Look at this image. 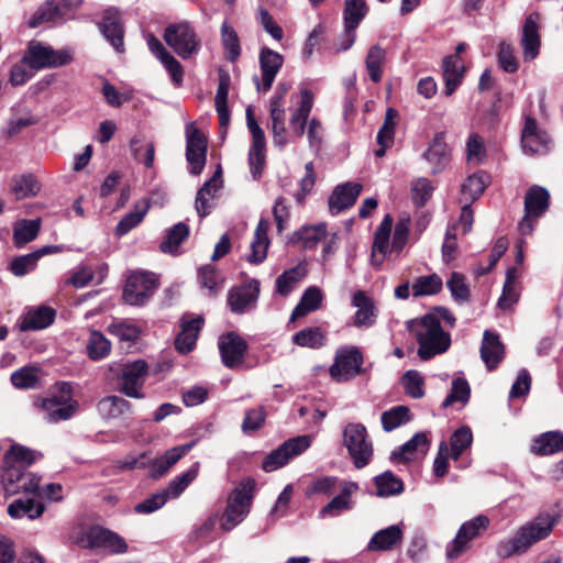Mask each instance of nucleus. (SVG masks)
Returning a JSON list of instances; mask_svg holds the SVG:
<instances>
[{"instance_id": "5fc2aeb1", "label": "nucleus", "mask_w": 563, "mask_h": 563, "mask_svg": "<svg viewBox=\"0 0 563 563\" xmlns=\"http://www.w3.org/2000/svg\"><path fill=\"white\" fill-rule=\"evenodd\" d=\"M442 279L437 274L420 276L415 279L411 285V292L413 297H424L437 295L442 289Z\"/></svg>"}, {"instance_id": "8fccbe9b", "label": "nucleus", "mask_w": 563, "mask_h": 563, "mask_svg": "<svg viewBox=\"0 0 563 563\" xmlns=\"http://www.w3.org/2000/svg\"><path fill=\"white\" fill-rule=\"evenodd\" d=\"M8 515L12 518L27 517L30 519L38 518L44 512V505L30 499H15L8 506Z\"/></svg>"}, {"instance_id": "4468645a", "label": "nucleus", "mask_w": 563, "mask_h": 563, "mask_svg": "<svg viewBox=\"0 0 563 563\" xmlns=\"http://www.w3.org/2000/svg\"><path fill=\"white\" fill-rule=\"evenodd\" d=\"M311 435H298L285 441L265 457L263 470L274 472L285 466L291 459L303 453L311 445Z\"/></svg>"}, {"instance_id": "680f3d73", "label": "nucleus", "mask_w": 563, "mask_h": 563, "mask_svg": "<svg viewBox=\"0 0 563 563\" xmlns=\"http://www.w3.org/2000/svg\"><path fill=\"white\" fill-rule=\"evenodd\" d=\"M487 186V176L485 174L471 175L462 185V197L465 202H473L485 190Z\"/></svg>"}, {"instance_id": "58836bf2", "label": "nucleus", "mask_w": 563, "mask_h": 563, "mask_svg": "<svg viewBox=\"0 0 563 563\" xmlns=\"http://www.w3.org/2000/svg\"><path fill=\"white\" fill-rule=\"evenodd\" d=\"M430 441L424 432L416 433L409 441L402 444L397 451L393 452L394 461H411L416 453L426 454L429 450Z\"/></svg>"}, {"instance_id": "473e14b6", "label": "nucleus", "mask_w": 563, "mask_h": 563, "mask_svg": "<svg viewBox=\"0 0 563 563\" xmlns=\"http://www.w3.org/2000/svg\"><path fill=\"white\" fill-rule=\"evenodd\" d=\"M313 107V93L308 89L300 91V102L290 115V128L297 137H302Z\"/></svg>"}, {"instance_id": "de8ad7c7", "label": "nucleus", "mask_w": 563, "mask_h": 563, "mask_svg": "<svg viewBox=\"0 0 563 563\" xmlns=\"http://www.w3.org/2000/svg\"><path fill=\"white\" fill-rule=\"evenodd\" d=\"M150 209V202L147 200H140L135 203L134 210L129 212L115 228V234L119 236L125 235L132 229L137 227L144 219L145 214Z\"/></svg>"}, {"instance_id": "774afa93", "label": "nucleus", "mask_w": 563, "mask_h": 563, "mask_svg": "<svg viewBox=\"0 0 563 563\" xmlns=\"http://www.w3.org/2000/svg\"><path fill=\"white\" fill-rule=\"evenodd\" d=\"M402 387L409 397L413 399L422 398L424 395L423 376L415 369L407 371L401 378Z\"/></svg>"}, {"instance_id": "09e8293b", "label": "nucleus", "mask_w": 563, "mask_h": 563, "mask_svg": "<svg viewBox=\"0 0 563 563\" xmlns=\"http://www.w3.org/2000/svg\"><path fill=\"white\" fill-rule=\"evenodd\" d=\"M385 62L386 51L379 45L371 46L365 58V66L372 81L379 82L382 80Z\"/></svg>"}, {"instance_id": "4be33fe9", "label": "nucleus", "mask_w": 563, "mask_h": 563, "mask_svg": "<svg viewBox=\"0 0 563 563\" xmlns=\"http://www.w3.org/2000/svg\"><path fill=\"white\" fill-rule=\"evenodd\" d=\"M352 306L356 309L353 316V325L356 328H371L376 323L378 308L374 298L364 290H356L352 296Z\"/></svg>"}, {"instance_id": "f8f14e48", "label": "nucleus", "mask_w": 563, "mask_h": 563, "mask_svg": "<svg viewBox=\"0 0 563 563\" xmlns=\"http://www.w3.org/2000/svg\"><path fill=\"white\" fill-rule=\"evenodd\" d=\"M363 354L356 346H344L336 351L330 375L336 382H347L364 373Z\"/></svg>"}, {"instance_id": "c03bdc74", "label": "nucleus", "mask_w": 563, "mask_h": 563, "mask_svg": "<svg viewBox=\"0 0 563 563\" xmlns=\"http://www.w3.org/2000/svg\"><path fill=\"white\" fill-rule=\"evenodd\" d=\"M41 230V219L19 220L13 227V244L22 247L33 241Z\"/></svg>"}, {"instance_id": "6e6d98bb", "label": "nucleus", "mask_w": 563, "mask_h": 563, "mask_svg": "<svg viewBox=\"0 0 563 563\" xmlns=\"http://www.w3.org/2000/svg\"><path fill=\"white\" fill-rule=\"evenodd\" d=\"M374 481L379 497L398 495L404 490L402 481L390 471L377 475Z\"/></svg>"}, {"instance_id": "0eeeda50", "label": "nucleus", "mask_w": 563, "mask_h": 563, "mask_svg": "<svg viewBox=\"0 0 563 563\" xmlns=\"http://www.w3.org/2000/svg\"><path fill=\"white\" fill-rule=\"evenodd\" d=\"M255 483L253 479L241 482L228 498V505L221 522L222 529L229 531L236 527L250 511Z\"/></svg>"}, {"instance_id": "4d7b16f0", "label": "nucleus", "mask_w": 563, "mask_h": 563, "mask_svg": "<svg viewBox=\"0 0 563 563\" xmlns=\"http://www.w3.org/2000/svg\"><path fill=\"white\" fill-rule=\"evenodd\" d=\"M292 342L302 347L319 349L325 343V332L320 327L306 328L292 336Z\"/></svg>"}, {"instance_id": "6e6552de", "label": "nucleus", "mask_w": 563, "mask_h": 563, "mask_svg": "<svg viewBox=\"0 0 563 563\" xmlns=\"http://www.w3.org/2000/svg\"><path fill=\"white\" fill-rule=\"evenodd\" d=\"M163 38L183 59L192 58L201 48L200 38L188 22L167 25Z\"/></svg>"}, {"instance_id": "20e7f679", "label": "nucleus", "mask_w": 563, "mask_h": 563, "mask_svg": "<svg viewBox=\"0 0 563 563\" xmlns=\"http://www.w3.org/2000/svg\"><path fill=\"white\" fill-rule=\"evenodd\" d=\"M393 228V218L386 214L374 234L371 261L373 265L380 266L391 251L400 252L409 240L410 219L400 218L394 229L393 241L390 243V233Z\"/></svg>"}, {"instance_id": "c756f323", "label": "nucleus", "mask_w": 563, "mask_h": 563, "mask_svg": "<svg viewBox=\"0 0 563 563\" xmlns=\"http://www.w3.org/2000/svg\"><path fill=\"white\" fill-rule=\"evenodd\" d=\"M221 175L222 170L219 166L213 176L197 191L195 209L200 218H205L211 212L212 200L222 184Z\"/></svg>"}, {"instance_id": "338daca9", "label": "nucleus", "mask_w": 563, "mask_h": 563, "mask_svg": "<svg viewBox=\"0 0 563 563\" xmlns=\"http://www.w3.org/2000/svg\"><path fill=\"white\" fill-rule=\"evenodd\" d=\"M296 235L305 249H313L327 236V227L323 223L303 227L296 232Z\"/></svg>"}, {"instance_id": "7ed1b4c3", "label": "nucleus", "mask_w": 563, "mask_h": 563, "mask_svg": "<svg viewBox=\"0 0 563 563\" xmlns=\"http://www.w3.org/2000/svg\"><path fill=\"white\" fill-rule=\"evenodd\" d=\"M554 526L555 519L553 516L549 514L537 516L520 527L512 538L499 542L498 554L503 558H509L527 552L534 543L549 537Z\"/></svg>"}, {"instance_id": "423d86ee", "label": "nucleus", "mask_w": 563, "mask_h": 563, "mask_svg": "<svg viewBox=\"0 0 563 563\" xmlns=\"http://www.w3.org/2000/svg\"><path fill=\"white\" fill-rule=\"evenodd\" d=\"M194 446V443H187L174 446L167 450L163 455L156 459H150L146 453L139 457L126 459L121 462L120 467L123 470L150 468V475L153 478H161Z\"/></svg>"}, {"instance_id": "9d476101", "label": "nucleus", "mask_w": 563, "mask_h": 563, "mask_svg": "<svg viewBox=\"0 0 563 563\" xmlns=\"http://www.w3.org/2000/svg\"><path fill=\"white\" fill-rule=\"evenodd\" d=\"M343 444L356 468L365 467L373 456V444L362 423H349L343 430Z\"/></svg>"}, {"instance_id": "052dcab7", "label": "nucleus", "mask_w": 563, "mask_h": 563, "mask_svg": "<svg viewBox=\"0 0 563 563\" xmlns=\"http://www.w3.org/2000/svg\"><path fill=\"white\" fill-rule=\"evenodd\" d=\"M221 41L227 52V58L231 62L241 55L240 38L232 25L224 21L221 25Z\"/></svg>"}, {"instance_id": "603ef678", "label": "nucleus", "mask_w": 563, "mask_h": 563, "mask_svg": "<svg viewBox=\"0 0 563 563\" xmlns=\"http://www.w3.org/2000/svg\"><path fill=\"white\" fill-rule=\"evenodd\" d=\"M199 463H194L185 473L176 476L169 482L168 486L163 489L167 493V497L177 498L196 479L199 473Z\"/></svg>"}, {"instance_id": "a211bd4d", "label": "nucleus", "mask_w": 563, "mask_h": 563, "mask_svg": "<svg viewBox=\"0 0 563 563\" xmlns=\"http://www.w3.org/2000/svg\"><path fill=\"white\" fill-rule=\"evenodd\" d=\"M148 366L145 361L137 360L123 365L119 375L120 390L131 398H143L141 391L147 375Z\"/></svg>"}, {"instance_id": "aec40b11", "label": "nucleus", "mask_w": 563, "mask_h": 563, "mask_svg": "<svg viewBox=\"0 0 563 563\" xmlns=\"http://www.w3.org/2000/svg\"><path fill=\"white\" fill-rule=\"evenodd\" d=\"M287 91L285 86L278 85L275 96L269 102L271 131L274 143L284 147L287 144L286 124H285V102L284 97Z\"/></svg>"}, {"instance_id": "6ab92c4d", "label": "nucleus", "mask_w": 563, "mask_h": 563, "mask_svg": "<svg viewBox=\"0 0 563 563\" xmlns=\"http://www.w3.org/2000/svg\"><path fill=\"white\" fill-rule=\"evenodd\" d=\"M260 291V282L254 278L232 287L228 292L227 300L231 312L242 314L253 309L256 306Z\"/></svg>"}, {"instance_id": "9b49d317", "label": "nucleus", "mask_w": 563, "mask_h": 563, "mask_svg": "<svg viewBox=\"0 0 563 563\" xmlns=\"http://www.w3.org/2000/svg\"><path fill=\"white\" fill-rule=\"evenodd\" d=\"M489 519L484 515H479L466 522H464L456 532L455 538L446 547V558L455 560L471 545L470 543L481 537L488 528Z\"/></svg>"}, {"instance_id": "ddd939ff", "label": "nucleus", "mask_w": 563, "mask_h": 563, "mask_svg": "<svg viewBox=\"0 0 563 563\" xmlns=\"http://www.w3.org/2000/svg\"><path fill=\"white\" fill-rule=\"evenodd\" d=\"M186 136V161L191 175H200L207 162V136L190 122L185 129Z\"/></svg>"}, {"instance_id": "49530a36", "label": "nucleus", "mask_w": 563, "mask_h": 563, "mask_svg": "<svg viewBox=\"0 0 563 563\" xmlns=\"http://www.w3.org/2000/svg\"><path fill=\"white\" fill-rule=\"evenodd\" d=\"M130 147L135 159L142 162L147 168L154 166L155 144L152 140L136 135L131 140Z\"/></svg>"}, {"instance_id": "f3484780", "label": "nucleus", "mask_w": 563, "mask_h": 563, "mask_svg": "<svg viewBox=\"0 0 563 563\" xmlns=\"http://www.w3.org/2000/svg\"><path fill=\"white\" fill-rule=\"evenodd\" d=\"M156 286V278L153 274L134 272L126 279L123 298L129 305L142 306L153 295Z\"/></svg>"}, {"instance_id": "39448f33", "label": "nucleus", "mask_w": 563, "mask_h": 563, "mask_svg": "<svg viewBox=\"0 0 563 563\" xmlns=\"http://www.w3.org/2000/svg\"><path fill=\"white\" fill-rule=\"evenodd\" d=\"M24 62L32 70L52 69L68 65L73 62V51L68 47L54 49L40 41H30L24 52Z\"/></svg>"}, {"instance_id": "b1692460", "label": "nucleus", "mask_w": 563, "mask_h": 563, "mask_svg": "<svg viewBox=\"0 0 563 563\" xmlns=\"http://www.w3.org/2000/svg\"><path fill=\"white\" fill-rule=\"evenodd\" d=\"M540 21L538 12L530 13L522 26L521 46L526 60H532L537 57L540 49Z\"/></svg>"}, {"instance_id": "37998d69", "label": "nucleus", "mask_w": 563, "mask_h": 563, "mask_svg": "<svg viewBox=\"0 0 563 563\" xmlns=\"http://www.w3.org/2000/svg\"><path fill=\"white\" fill-rule=\"evenodd\" d=\"M41 190V185L32 174L14 176L10 181V192L16 200L36 196Z\"/></svg>"}, {"instance_id": "0e129e2a", "label": "nucleus", "mask_w": 563, "mask_h": 563, "mask_svg": "<svg viewBox=\"0 0 563 563\" xmlns=\"http://www.w3.org/2000/svg\"><path fill=\"white\" fill-rule=\"evenodd\" d=\"M11 383L16 388L34 389L40 385V369L33 366L22 367L12 373Z\"/></svg>"}, {"instance_id": "bb28decb", "label": "nucleus", "mask_w": 563, "mask_h": 563, "mask_svg": "<svg viewBox=\"0 0 563 563\" xmlns=\"http://www.w3.org/2000/svg\"><path fill=\"white\" fill-rule=\"evenodd\" d=\"M450 150L444 140V133L434 134L423 153V158L429 163L431 172L438 174L442 172L450 162Z\"/></svg>"}, {"instance_id": "3c124183", "label": "nucleus", "mask_w": 563, "mask_h": 563, "mask_svg": "<svg viewBox=\"0 0 563 563\" xmlns=\"http://www.w3.org/2000/svg\"><path fill=\"white\" fill-rule=\"evenodd\" d=\"M130 410V402L119 396H108L98 402V411L104 419H115Z\"/></svg>"}, {"instance_id": "864d4df0", "label": "nucleus", "mask_w": 563, "mask_h": 563, "mask_svg": "<svg viewBox=\"0 0 563 563\" xmlns=\"http://www.w3.org/2000/svg\"><path fill=\"white\" fill-rule=\"evenodd\" d=\"M87 353L92 361H100L111 352V342L100 331H90L87 341Z\"/></svg>"}, {"instance_id": "7c9ffc66", "label": "nucleus", "mask_w": 563, "mask_h": 563, "mask_svg": "<svg viewBox=\"0 0 563 563\" xmlns=\"http://www.w3.org/2000/svg\"><path fill=\"white\" fill-rule=\"evenodd\" d=\"M404 531L399 525H391L374 533L367 543V550L372 552L393 551L402 542Z\"/></svg>"}, {"instance_id": "69168bd1", "label": "nucleus", "mask_w": 563, "mask_h": 563, "mask_svg": "<svg viewBox=\"0 0 563 563\" xmlns=\"http://www.w3.org/2000/svg\"><path fill=\"white\" fill-rule=\"evenodd\" d=\"M367 13L365 0H345L344 25L356 29Z\"/></svg>"}, {"instance_id": "e2e57ef3", "label": "nucleus", "mask_w": 563, "mask_h": 563, "mask_svg": "<svg viewBox=\"0 0 563 563\" xmlns=\"http://www.w3.org/2000/svg\"><path fill=\"white\" fill-rule=\"evenodd\" d=\"M383 429L387 432L410 421V410L407 406H396L384 411L380 417Z\"/></svg>"}, {"instance_id": "79ce46f5", "label": "nucleus", "mask_w": 563, "mask_h": 563, "mask_svg": "<svg viewBox=\"0 0 563 563\" xmlns=\"http://www.w3.org/2000/svg\"><path fill=\"white\" fill-rule=\"evenodd\" d=\"M64 14L57 0H47L41 4L29 21L30 27H36L47 22L64 21Z\"/></svg>"}, {"instance_id": "1a4fd4ad", "label": "nucleus", "mask_w": 563, "mask_h": 563, "mask_svg": "<svg viewBox=\"0 0 563 563\" xmlns=\"http://www.w3.org/2000/svg\"><path fill=\"white\" fill-rule=\"evenodd\" d=\"M525 214L518 224L522 238L532 233L537 220L542 217L550 206V192L539 185L531 186L525 196Z\"/></svg>"}, {"instance_id": "2eb2a0df", "label": "nucleus", "mask_w": 563, "mask_h": 563, "mask_svg": "<svg viewBox=\"0 0 563 563\" xmlns=\"http://www.w3.org/2000/svg\"><path fill=\"white\" fill-rule=\"evenodd\" d=\"M246 124L252 135V145L249 151V165L254 179L262 176L266 161V139L263 129L256 122L253 110L246 109Z\"/></svg>"}, {"instance_id": "72a5a7b5", "label": "nucleus", "mask_w": 563, "mask_h": 563, "mask_svg": "<svg viewBox=\"0 0 563 563\" xmlns=\"http://www.w3.org/2000/svg\"><path fill=\"white\" fill-rule=\"evenodd\" d=\"M202 318L181 319V331L175 339V347L178 352L186 354L194 350L202 325Z\"/></svg>"}, {"instance_id": "393cba45", "label": "nucleus", "mask_w": 563, "mask_h": 563, "mask_svg": "<svg viewBox=\"0 0 563 563\" xmlns=\"http://www.w3.org/2000/svg\"><path fill=\"white\" fill-rule=\"evenodd\" d=\"M283 56L269 48H262L260 53V64L262 70L261 81L255 78L257 90L268 91L275 80L276 75L283 66Z\"/></svg>"}, {"instance_id": "cd10ccee", "label": "nucleus", "mask_w": 563, "mask_h": 563, "mask_svg": "<svg viewBox=\"0 0 563 563\" xmlns=\"http://www.w3.org/2000/svg\"><path fill=\"white\" fill-rule=\"evenodd\" d=\"M358 183H345L334 188L329 198V209L332 214H338L351 208L362 191Z\"/></svg>"}, {"instance_id": "c9c22d12", "label": "nucleus", "mask_w": 563, "mask_h": 563, "mask_svg": "<svg viewBox=\"0 0 563 563\" xmlns=\"http://www.w3.org/2000/svg\"><path fill=\"white\" fill-rule=\"evenodd\" d=\"M443 79L445 82L444 92L451 96L461 85L465 68L462 58L457 55H450L443 59Z\"/></svg>"}, {"instance_id": "13d9d810", "label": "nucleus", "mask_w": 563, "mask_h": 563, "mask_svg": "<svg viewBox=\"0 0 563 563\" xmlns=\"http://www.w3.org/2000/svg\"><path fill=\"white\" fill-rule=\"evenodd\" d=\"M305 274L306 269L302 266L285 271L276 279V292L284 297L288 296L303 278Z\"/></svg>"}, {"instance_id": "2f4dec72", "label": "nucleus", "mask_w": 563, "mask_h": 563, "mask_svg": "<svg viewBox=\"0 0 563 563\" xmlns=\"http://www.w3.org/2000/svg\"><path fill=\"white\" fill-rule=\"evenodd\" d=\"M505 347L499 340L498 334L486 330L483 334L481 345V358L485 363L488 371L495 369L503 361Z\"/></svg>"}, {"instance_id": "f704fd0d", "label": "nucleus", "mask_w": 563, "mask_h": 563, "mask_svg": "<svg viewBox=\"0 0 563 563\" xmlns=\"http://www.w3.org/2000/svg\"><path fill=\"white\" fill-rule=\"evenodd\" d=\"M55 319V311L48 307H37L26 311L19 321L21 331H37L51 325Z\"/></svg>"}, {"instance_id": "bf43d9fd", "label": "nucleus", "mask_w": 563, "mask_h": 563, "mask_svg": "<svg viewBox=\"0 0 563 563\" xmlns=\"http://www.w3.org/2000/svg\"><path fill=\"white\" fill-rule=\"evenodd\" d=\"M189 235V228L184 222L173 225L166 235V240L162 242L161 250L164 253L175 254L181 242Z\"/></svg>"}, {"instance_id": "5701e85b", "label": "nucleus", "mask_w": 563, "mask_h": 563, "mask_svg": "<svg viewBox=\"0 0 563 563\" xmlns=\"http://www.w3.org/2000/svg\"><path fill=\"white\" fill-rule=\"evenodd\" d=\"M86 542L89 548L104 549L112 553H124L128 550L125 541L115 532L92 527L86 532Z\"/></svg>"}, {"instance_id": "a19ab883", "label": "nucleus", "mask_w": 563, "mask_h": 563, "mask_svg": "<svg viewBox=\"0 0 563 563\" xmlns=\"http://www.w3.org/2000/svg\"><path fill=\"white\" fill-rule=\"evenodd\" d=\"M268 222L261 219L254 232V239L251 243V254L249 255V262L254 264L262 263L267 255V249L269 240L267 236Z\"/></svg>"}, {"instance_id": "a18cd8bd", "label": "nucleus", "mask_w": 563, "mask_h": 563, "mask_svg": "<svg viewBox=\"0 0 563 563\" xmlns=\"http://www.w3.org/2000/svg\"><path fill=\"white\" fill-rule=\"evenodd\" d=\"M322 302V292L318 287H309L303 292L299 303L291 312V320L305 317L306 314L319 309Z\"/></svg>"}, {"instance_id": "c85d7f7f", "label": "nucleus", "mask_w": 563, "mask_h": 563, "mask_svg": "<svg viewBox=\"0 0 563 563\" xmlns=\"http://www.w3.org/2000/svg\"><path fill=\"white\" fill-rule=\"evenodd\" d=\"M357 489L358 486L356 483L344 482L341 486V493L321 508L319 512L320 517H338L342 512L351 510L353 508L352 497Z\"/></svg>"}, {"instance_id": "412c9836", "label": "nucleus", "mask_w": 563, "mask_h": 563, "mask_svg": "<svg viewBox=\"0 0 563 563\" xmlns=\"http://www.w3.org/2000/svg\"><path fill=\"white\" fill-rule=\"evenodd\" d=\"M218 345L221 353L222 363L227 367L234 368L244 362L247 343L239 334L229 332L221 335L219 338Z\"/></svg>"}, {"instance_id": "dca6fc26", "label": "nucleus", "mask_w": 563, "mask_h": 563, "mask_svg": "<svg viewBox=\"0 0 563 563\" xmlns=\"http://www.w3.org/2000/svg\"><path fill=\"white\" fill-rule=\"evenodd\" d=\"M551 137L530 114L523 117L521 147L528 155H544L549 152Z\"/></svg>"}, {"instance_id": "ea45409f", "label": "nucleus", "mask_w": 563, "mask_h": 563, "mask_svg": "<svg viewBox=\"0 0 563 563\" xmlns=\"http://www.w3.org/2000/svg\"><path fill=\"white\" fill-rule=\"evenodd\" d=\"M231 85V77L227 71L219 73V84L216 93V110L218 113L219 122L222 128L228 126L230 122V113L228 108V96Z\"/></svg>"}, {"instance_id": "a878e982", "label": "nucleus", "mask_w": 563, "mask_h": 563, "mask_svg": "<svg viewBox=\"0 0 563 563\" xmlns=\"http://www.w3.org/2000/svg\"><path fill=\"white\" fill-rule=\"evenodd\" d=\"M100 31L117 52L122 53L124 51V29L120 12L117 9L104 11Z\"/></svg>"}, {"instance_id": "4c0bfd02", "label": "nucleus", "mask_w": 563, "mask_h": 563, "mask_svg": "<svg viewBox=\"0 0 563 563\" xmlns=\"http://www.w3.org/2000/svg\"><path fill=\"white\" fill-rule=\"evenodd\" d=\"M563 451V432L548 431L538 435L531 445L536 455L547 456Z\"/></svg>"}, {"instance_id": "f257e3e1", "label": "nucleus", "mask_w": 563, "mask_h": 563, "mask_svg": "<svg viewBox=\"0 0 563 563\" xmlns=\"http://www.w3.org/2000/svg\"><path fill=\"white\" fill-rule=\"evenodd\" d=\"M42 454L21 444H12L3 456L1 484L8 496L34 493L41 478L25 468L40 460Z\"/></svg>"}, {"instance_id": "e433bc0d", "label": "nucleus", "mask_w": 563, "mask_h": 563, "mask_svg": "<svg viewBox=\"0 0 563 563\" xmlns=\"http://www.w3.org/2000/svg\"><path fill=\"white\" fill-rule=\"evenodd\" d=\"M519 279L520 274L516 267H510L507 269L503 292L497 302L500 309H510L515 303L518 302L521 290Z\"/></svg>"}, {"instance_id": "f03ea898", "label": "nucleus", "mask_w": 563, "mask_h": 563, "mask_svg": "<svg viewBox=\"0 0 563 563\" xmlns=\"http://www.w3.org/2000/svg\"><path fill=\"white\" fill-rule=\"evenodd\" d=\"M408 329L419 344L417 353L422 361L446 352L451 345L450 334L442 329L440 319L434 314L410 320Z\"/></svg>"}]
</instances>
